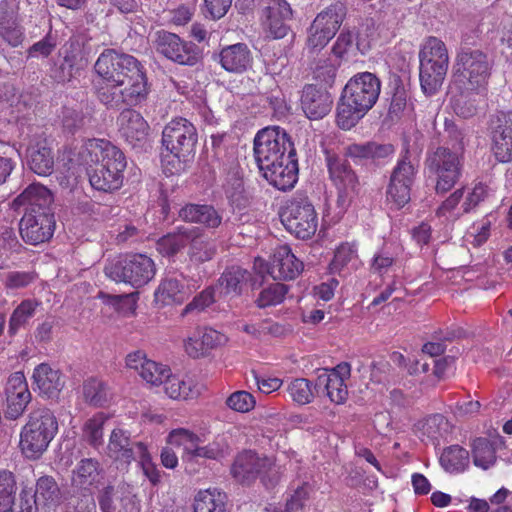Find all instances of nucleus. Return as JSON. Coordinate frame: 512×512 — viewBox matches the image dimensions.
<instances>
[{
	"label": "nucleus",
	"instance_id": "c03bdc74",
	"mask_svg": "<svg viewBox=\"0 0 512 512\" xmlns=\"http://www.w3.org/2000/svg\"><path fill=\"white\" fill-rule=\"evenodd\" d=\"M287 392L292 400L300 405L311 403L318 395L314 389V384L306 378L292 380L287 386Z\"/></svg>",
	"mask_w": 512,
	"mask_h": 512
},
{
	"label": "nucleus",
	"instance_id": "72a5a7b5",
	"mask_svg": "<svg viewBox=\"0 0 512 512\" xmlns=\"http://www.w3.org/2000/svg\"><path fill=\"white\" fill-rule=\"evenodd\" d=\"M223 190L225 196L231 205L241 207L246 205L245 188L243 181V172L237 165H233L228 170L224 182Z\"/></svg>",
	"mask_w": 512,
	"mask_h": 512
},
{
	"label": "nucleus",
	"instance_id": "13d9d810",
	"mask_svg": "<svg viewBox=\"0 0 512 512\" xmlns=\"http://www.w3.org/2000/svg\"><path fill=\"white\" fill-rule=\"evenodd\" d=\"M255 404L256 400L254 396L244 390L235 391L226 399V405L230 409L240 413L251 411L255 407Z\"/></svg>",
	"mask_w": 512,
	"mask_h": 512
},
{
	"label": "nucleus",
	"instance_id": "338daca9",
	"mask_svg": "<svg viewBox=\"0 0 512 512\" xmlns=\"http://www.w3.org/2000/svg\"><path fill=\"white\" fill-rule=\"evenodd\" d=\"M38 501L31 490L22 489L19 498L13 499V507L10 512H37Z\"/></svg>",
	"mask_w": 512,
	"mask_h": 512
},
{
	"label": "nucleus",
	"instance_id": "a19ab883",
	"mask_svg": "<svg viewBox=\"0 0 512 512\" xmlns=\"http://www.w3.org/2000/svg\"><path fill=\"white\" fill-rule=\"evenodd\" d=\"M33 495L39 505H55L60 499V489L53 477L42 476L37 480Z\"/></svg>",
	"mask_w": 512,
	"mask_h": 512
},
{
	"label": "nucleus",
	"instance_id": "69168bd1",
	"mask_svg": "<svg viewBox=\"0 0 512 512\" xmlns=\"http://www.w3.org/2000/svg\"><path fill=\"white\" fill-rule=\"evenodd\" d=\"M36 275L33 272L10 271L5 275L4 286L7 289H22L35 281Z\"/></svg>",
	"mask_w": 512,
	"mask_h": 512
},
{
	"label": "nucleus",
	"instance_id": "7ed1b4c3",
	"mask_svg": "<svg viewBox=\"0 0 512 512\" xmlns=\"http://www.w3.org/2000/svg\"><path fill=\"white\" fill-rule=\"evenodd\" d=\"M381 91L378 77L370 72L358 73L345 85L336 109L339 128H353L375 105Z\"/></svg>",
	"mask_w": 512,
	"mask_h": 512
},
{
	"label": "nucleus",
	"instance_id": "e2e57ef3",
	"mask_svg": "<svg viewBox=\"0 0 512 512\" xmlns=\"http://www.w3.org/2000/svg\"><path fill=\"white\" fill-rule=\"evenodd\" d=\"M214 302L215 290L213 287H208L196 295L193 300L186 305L182 311V315L184 316L191 312H201Z\"/></svg>",
	"mask_w": 512,
	"mask_h": 512
},
{
	"label": "nucleus",
	"instance_id": "a878e982",
	"mask_svg": "<svg viewBox=\"0 0 512 512\" xmlns=\"http://www.w3.org/2000/svg\"><path fill=\"white\" fill-rule=\"evenodd\" d=\"M269 170L262 172L264 178L278 190L292 189L298 180V160L296 149L290 150L287 160L277 162Z\"/></svg>",
	"mask_w": 512,
	"mask_h": 512
},
{
	"label": "nucleus",
	"instance_id": "f3484780",
	"mask_svg": "<svg viewBox=\"0 0 512 512\" xmlns=\"http://www.w3.org/2000/svg\"><path fill=\"white\" fill-rule=\"evenodd\" d=\"M155 49L159 54L180 65L194 66L202 58L198 46L165 30L156 33Z\"/></svg>",
	"mask_w": 512,
	"mask_h": 512
},
{
	"label": "nucleus",
	"instance_id": "f257e3e1",
	"mask_svg": "<svg viewBox=\"0 0 512 512\" xmlns=\"http://www.w3.org/2000/svg\"><path fill=\"white\" fill-rule=\"evenodd\" d=\"M53 195L41 184H30L11 203L14 210L22 206L25 213L19 222L22 240L30 245L48 241L54 233L55 218L52 210Z\"/></svg>",
	"mask_w": 512,
	"mask_h": 512
},
{
	"label": "nucleus",
	"instance_id": "09e8293b",
	"mask_svg": "<svg viewBox=\"0 0 512 512\" xmlns=\"http://www.w3.org/2000/svg\"><path fill=\"white\" fill-rule=\"evenodd\" d=\"M458 90L460 93L451 97L453 111L462 118H470L477 112L474 91Z\"/></svg>",
	"mask_w": 512,
	"mask_h": 512
},
{
	"label": "nucleus",
	"instance_id": "5701e85b",
	"mask_svg": "<svg viewBox=\"0 0 512 512\" xmlns=\"http://www.w3.org/2000/svg\"><path fill=\"white\" fill-rule=\"evenodd\" d=\"M145 448L146 445L143 442L131 440L126 431L114 429L107 445V455L121 465L128 466L138 459Z\"/></svg>",
	"mask_w": 512,
	"mask_h": 512
},
{
	"label": "nucleus",
	"instance_id": "3c124183",
	"mask_svg": "<svg viewBox=\"0 0 512 512\" xmlns=\"http://www.w3.org/2000/svg\"><path fill=\"white\" fill-rule=\"evenodd\" d=\"M82 390L85 401L93 406H102L107 402V386L99 379H87Z\"/></svg>",
	"mask_w": 512,
	"mask_h": 512
},
{
	"label": "nucleus",
	"instance_id": "49530a36",
	"mask_svg": "<svg viewBox=\"0 0 512 512\" xmlns=\"http://www.w3.org/2000/svg\"><path fill=\"white\" fill-rule=\"evenodd\" d=\"M165 393L172 399H187L194 397L198 392L193 389L192 380H184L178 376H169L165 378L164 382Z\"/></svg>",
	"mask_w": 512,
	"mask_h": 512
},
{
	"label": "nucleus",
	"instance_id": "79ce46f5",
	"mask_svg": "<svg viewBox=\"0 0 512 512\" xmlns=\"http://www.w3.org/2000/svg\"><path fill=\"white\" fill-rule=\"evenodd\" d=\"M39 303L36 300L26 299L23 300L12 312L9 325H8V334L10 336H14L17 334L18 330L24 326L28 320L33 317L35 314V310L38 307Z\"/></svg>",
	"mask_w": 512,
	"mask_h": 512
},
{
	"label": "nucleus",
	"instance_id": "20e7f679",
	"mask_svg": "<svg viewBox=\"0 0 512 512\" xmlns=\"http://www.w3.org/2000/svg\"><path fill=\"white\" fill-rule=\"evenodd\" d=\"M58 431V422L54 413L41 407L29 414L28 422L20 435V448L28 459H38L47 450Z\"/></svg>",
	"mask_w": 512,
	"mask_h": 512
},
{
	"label": "nucleus",
	"instance_id": "c85d7f7f",
	"mask_svg": "<svg viewBox=\"0 0 512 512\" xmlns=\"http://www.w3.org/2000/svg\"><path fill=\"white\" fill-rule=\"evenodd\" d=\"M394 152L391 144H379L377 142L352 143L344 147L343 155L352 159L355 163L367 161L377 162L387 158Z\"/></svg>",
	"mask_w": 512,
	"mask_h": 512
},
{
	"label": "nucleus",
	"instance_id": "e433bc0d",
	"mask_svg": "<svg viewBox=\"0 0 512 512\" xmlns=\"http://www.w3.org/2000/svg\"><path fill=\"white\" fill-rule=\"evenodd\" d=\"M440 465L448 473H462L470 463L469 451L460 445H451L443 449Z\"/></svg>",
	"mask_w": 512,
	"mask_h": 512
},
{
	"label": "nucleus",
	"instance_id": "f704fd0d",
	"mask_svg": "<svg viewBox=\"0 0 512 512\" xmlns=\"http://www.w3.org/2000/svg\"><path fill=\"white\" fill-rule=\"evenodd\" d=\"M251 274L240 266H231L225 269L221 274L218 283L221 293L225 295L239 296L243 287L250 279Z\"/></svg>",
	"mask_w": 512,
	"mask_h": 512
},
{
	"label": "nucleus",
	"instance_id": "39448f33",
	"mask_svg": "<svg viewBox=\"0 0 512 512\" xmlns=\"http://www.w3.org/2000/svg\"><path fill=\"white\" fill-rule=\"evenodd\" d=\"M420 84L427 95L435 94L443 84L449 66L445 43L437 37H428L419 51Z\"/></svg>",
	"mask_w": 512,
	"mask_h": 512
},
{
	"label": "nucleus",
	"instance_id": "0e129e2a",
	"mask_svg": "<svg viewBox=\"0 0 512 512\" xmlns=\"http://www.w3.org/2000/svg\"><path fill=\"white\" fill-rule=\"evenodd\" d=\"M292 18V9L286 0H268L262 10V19Z\"/></svg>",
	"mask_w": 512,
	"mask_h": 512
},
{
	"label": "nucleus",
	"instance_id": "f8f14e48",
	"mask_svg": "<svg viewBox=\"0 0 512 512\" xmlns=\"http://www.w3.org/2000/svg\"><path fill=\"white\" fill-rule=\"evenodd\" d=\"M425 165L436 176V193L445 194L461 179L464 157L451 152L450 147L439 146L428 151Z\"/></svg>",
	"mask_w": 512,
	"mask_h": 512
},
{
	"label": "nucleus",
	"instance_id": "2eb2a0df",
	"mask_svg": "<svg viewBox=\"0 0 512 512\" xmlns=\"http://www.w3.org/2000/svg\"><path fill=\"white\" fill-rule=\"evenodd\" d=\"M417 164L410 159L408 151L394 167L386 191V200L391 208L399 210L411 200V187L417 174Z\"/></svg>",
	"mask_w": 512,
	"mask_h": 512
},
{
	"label": "nucleus",
	"instance_id": "473e14b6",
	"mask_svg": "<svg viewBox=\"0 0 512 512\" xmlns=\"http://www.w3.org/2000/svg\"><path fill=\"white\" fill-rule=\"evenodd\" d=\"M197 232V227L180 226L175 231L168 233L157 242L158 251L166 256H174L183 248L189 245L193 240V234Z\"/></svg>",
	"mask_w": 512,
	"mask_h": 512
},
{
	"label": "nucleus",
	"instance_id": "4d7b16f0",
	"mask_svg": "<svg viewBox=\"0 0 512 512\" xmlns=\"http://www.w3.org/2000/svg\"><path fill=\"white\" fill-rule=\"evenodd\" d=\"M390 87L392 89V97L389 107V113L397 115L406 106L407 92L401 78L397 75H394L391 78Z\"/></svg>",
	"mask_w": 512,
	"mask_h": 512
},
{
	"label": "nucleus",
	"instance_id": "aec40b11",
	"mask_svg": "<svg viewBox=\"0 0 512 512\" xmlns=\"http://www.w3.org/2000/svg\"><path fill=\"white\" fill-rule=\"evenodd\" d=\"M491 151L496 160L508 163L512 160V123L505 113L493 114L488 122Z\"/></svg>",
	"mask_w": 512,
	"mask_h": 512
},
{
	"label": "nucleus",
	"instance_id": "423d86ee",
	"mask_svg": "<svg viewBox=\"0 0 512 512\" xmlns=\"http://www.w3.org/2000/svg\"><path fill=\"white\" fill-rule=\"evenodd\" d=\"M94 79L113 82H147L143 65L132 55L105 49L94 64Z\"/></svg>",
	"mask_w": 512,
	"mask_h": 512
},
{
	"label": "nucleus",
	"instance_id": "dca6fc26",
	"mask_svg": "<svg viewBox=\"0 0 512 512\" xmlns=\"http://www.w3.org/2000/svg\"><path fill=\"white\" fill-rule=\"evenodd\" d=\"M346 8L342 3H335L320 12L312 22L307 46L311 51L324 48L339 30Z\"/></svg>",
	"mask_w": 512,
	"mask_h": 512
},
{
	"label": "nucleus",
	"instance_id": "f03ea898",
	"mask_svg": "<svg viewBox=\"0 0 512 512\" xmlns=\"http://www.w3.org/2000/svg\"><path fill=\"white\" fill-rule=\"evenodd\" d=\"M82 164L91 186L103 192H112L121 188L123 172L127 166L124 153L104 139H89L79 151Z\"/></svg>",
	"mask_w": 512,
	"mask_h": 512
},
{
	"label": "nucleus",
	"instance_id": "4be33fe9",
	"mask_svg": "<svg viewBox=\"0 0 512 512\" xmlns=\"http://www.w3.org/2000/svg\"><path fill=\"white\" fill-rule=\"evenodd\" d=\"M120 136L132 147L142 148L149 135V124L144 117L134 109H124L117 118Z\"/></svg>",
	"mask_w": 512,
	"mask_h": 512
},
{
	"label": "nucleus",
	"instance_id": "9d476101",
	"mask_svg": "<svg viewBox=\"0 0 512 512\" xmlns=\"http://www.w3.org/2000/svg\"><path fill=\"white\" fill-rule=\"evenodd\" d=\"M92 90L97 100L108 109H120L124 105L135 106L148 95L147 82L119 83L112 80L93 79Z\"/></svg>",
	"mask_w": 512,
	"mask_h": 512
},
{
	"label": "nucleus",
	"instance_id": "1a4fd4ad",
	"mask_svg": "<svg viewBox=\"0 0 512 512\" xmlns=\"http://www.w3.org/2000/svg\"><path fill=\"white\" fill-rule=\"evenodd\" d=\"M291 149L295 148L290 136L279 126L266 127L254 138V157L261 172L287 160Z\"/></svg>",
	"mask_w": 512,
	"mask_h": 512
},
{
	"label": "nucleus",
	"instance_id": "a211bd4d",
	"mask_svg": "<svg viewBox=\"0 0 512 512\" xmlns=\"http://www.w3.org/2000/svg\"><path fill=\"white\" fill-rule=\"evenodd\" d=\"M351 375V366L347 362H341L331 370L323 369L318 374L314 383V389L318 395L324 394L335 404H342L348 396L345 381Z\"/></svg>",
	"mask_w": 512,
	"mask_h": 512
},
{
	"label": "nucleus",
	"instance_id": "ddd939ff",
	"mask_svg": "<svg viewBox=\"0 0 512 512\" xmlns=\"http://www.w3.org/2000/svg\"><path fill=\"white\" fill-rule=\"evenodd\" d=\"M280 217L286 230L299 239H310L317 231L318 214L307 196H293L286 203Z\"/></svg>",
	"mask_w": 512,
	"mask_h": 512
},
{
	"label": "nucleus",
	"instance_id": "8fccbe9b",
	"mask_svg": "<svg viewBox=\"0 0 512 512\" xmlns=\"http://www.w3.org/2000/svg\"><path fill=\"white\" fill-rule=\"evenodd\" d=\"M168 442L171 445L182 446L185 452L195 457L196 449H198L202 440L193 432L184 428H179L169 433Z\"/></svg>",
	"mask_w": 512,
	"mask_h": 512
},
{
	"label": "nucleus",
	"instance_id": "393cba45",
	"mask_svg": "<svg viewBox=\"0 0 512 512\" xmlns=\"http://www.w3.org/2000/svg\"><path fill=\"white\" fill-rule=\"evenodd\" d=\"M304 265L288 245H281L274 251L268 273L274 280H293L303 271Z\"/></svg>",
	"mask_w": 512,
	"mask_h": 512
},
{
	"label": "nucleus",
	"instance_id": "0eeeda50",
	"mask_svg": "<svg viewBox=\"0 0 512 512\" xmlns=\"http://www.w3.org/2000/svg\"><path fill=\"white\" fill-rule=\"evenodd\" d=\"M490 70L491 64L484 52L462 47L456 58L454 84L458 89L478 91L487 84Z\"/></svg>",
	"mask_w": 512,
	"mask_h": 512
},
{
	"label": "nucleus",
	"instance_id": "052dcab7",
	"mask_svg": "<svg viewBox=\"0 0 512 512\" xmlns=\"http://www.w3.org/2000/svg\"><path fill=\"white\" fill-rule=\"evenodd\" d=\"M30 400V392L6 396L7 409L5 411V416L12 420L19 418L25 411Z\"/></svg>",
	"mask_w": 512,
	"mask_h": 512
},
{
	"label": "nucleus",
	"instance_id": "ea45409f",
	"mask_svg": "<svg viewBox=\"0 0 512 512\" xmlns=\"http://www.w3.org/2000/svg\"><path fill=\"white\" fill-rule=\"evenodd\" d=\"M226 494L216 490L199 491L194 499V512H225Z\"/></svg>",
	"mask_w": 512,
	"mask_h": 512
},
{
	"label": "nucleus",
	"instance_id": "774afa93",
	"mask_svg": "<svg viewBox=\"0 0 512 512\" xmlns=\"http://www.w3.org/2000/svg\"><path fill=\"white\" fill-rule=\"evenodd\" d=\"M394 263L395 257L392 253L386 249H381L374 255L370 265V270L375 274L383 275L389 271Z\"/></svg>",
	"mask_w": 512,
	"mask_h": 512
},
{
	"label": "nucleus",
	"instance_id": "6e6552de",
	"mask_svg": "<svg viewBox=\"0 0 512 512\" xmlns=\"http://www.w3.org/2000/svg\"><path fill=\"white\" fill-rule=\"evenodd\" d=\"M104 273L115 282L140 288L154 278L156 268L150 257L136 253L122 255L109 261L104 267Z\"/></svg>",
	"mask_w": 512,
	"mask_h": 512
},
{
	"label": "nucleus",
	"instance_id": "4c0bfd02",
	"mask_svg": "<svg viewBox=\"0 0 512 512\" xmlns=\"http://www.w3.org/2000/svg\"><path fill=\"white\" fill-rule=\"evenodd\" d=\"M187 295L188 291L182 281L177 278H166L155 291V300L162 305H169L183 302Z\"/></svg>",
	"mask_w": 512,
	"mask_h": 512
},
{
	"label": "nucleus",
	"instance_id": "7c9ffc66",
	"mask_svg": "<svg viewBox=\"0 0 512 512\" xmlns=\"http://www.w3.org/2000/svg\"><path fill=\"white\" fill-rule=\"evenodd\" d=\"M179 217L190 223L203 225L208 229H217L222 224V214L208 204H187L179 210Z\"/></svg>",
	"mask_w": 512,
	"mask_h": 512
},
{
	"label": "nucleus",
	"instance_id": "9b49d317",
	"mask_svg": "<svg viewBox=\"0 0 512 512\" xmlns=\"http://www.w3.org/2000/svg\"><path fill=\"white\" fill-rule=\"evenodd\" d=\"M161 143L162 147L177 159L179 165L189 162L196 152L197 129L186 118H174L164 126Z\"/></svg>",
	"mask_w": 512,
	"mask_h": 512
},
{
	"label": "nucleus",
	"instance_id": "412c9836",
	"mask_svg": "<svg viewBox=\"0 0 512 512\" xmlns=\"http://www.w3.org/2000/svg\"><path fill=\"white\" fill-rule=\"evenodd\" d=\"M326 162L330 178L340 193L349 199L356 196L360 190L359 179L346 157L326 152Z\"/></svg>",
	"mask_w": 512,
	"mask_h": 512
},
{
	"label": "nucleus",
	"instance_id": "de8ad7c7",
	"mask_svg": "<svg viewBox=\"0 0 512 512\" xmlns=\"http://www.w3.org/2000/svg\"><path fill=\"white\" fill-rule=\"evenodd\" d=\"M16 491L14 474L7 470L0 471V512H10Z\"/></svg>",
	"mask_w": 512,
	"mask_h": 512
},
{
	"label": "nucleus",
	"instance_id": "bf43d9fd",
	"mask_svg": "<svg viewBox=\"0 0 512 512\" xmlns=\"http://www.w3.org/2000/svg\"><path fill=\"white\" fill-rule=\"evenodd\" d=\"M169 372L170 369L167 366L150 360V362L146 363L144 370H141L140 376L147 383L158 386L169 376Z\"/></svg>",
	"mask_w": 512,
	"mask_h": 512
},
{
	"label": "nucleus",
	"instance_id": "37998d69",
	"mask_svg": "<svg viewBox=\"0 0 512 512\" xmlns=\"http://www.w3.org/2000/svg\"><path fill=\"white\" fill-rule=\"evenodd\" d=\"M288 290L289 286L286 284L271 283L260 291L255 304L260 309L279 305L284 301Z\"/></svg>",
	"mask_w": 512,
	"mask_h": 512
},
{
	"label": "nucleus",
	"instance_id": "c756f323",
	"mask_svg": "<svg viewBox=\"0 0 512 512\" xmlns=\"http://www.w3.org/2000/svg\"><path fill=\"white\" fill-rule=\"evenodd\" d=\"M29 168L40 176L50 175L54 169V154L46 139H37L27 148Z\"/></svg>",
	"mask_w": 512,
	"mask_h": 512
},
{
	"label": "nucleus",
	"instance_id": "c9c22d12",
	"mask_svg": "<svg viewBox=\"0 0 512 512\" xmlns=\"http://www.w3.org/2000/svg\"><path fill=\"white\" fill-rule=\"evenodd\" d=\"M99 473L100 464L97 460L82 459L72 471V486L86 490L98 481Z\"/></svg>",
	"mask_w": 512,
	"mask_h": 512
},
{
	"label": "nucleus",
	"instance_id": "b1692460",
	"mask_svg": "<svg viewBox=\"0 0 512 512\" xmlns=\"http://www.w3.org/2000/svg\"><path fill=\"white\" fill-rule=\"evenodd\" d=\"M333 97L326 90L313 84L305 85L301 95V108L311 120H319L329 114Z\"/></svg>",
	"mask_w": 512,
	"mask_h": 512
},
{
	"label": "nucleus",
	"instance_id": "603ef678",
	"mask_svg": "<svg viewBox=\"0 0 512 512\" xmlns=\"http://www.w3.org/2000/svg\"><path fill=\"white\" fill-rule=\"evenodd\" d=\"M446 141L444 147H450L451 152H457L464 157L465 146L467 143V132L464 128L454 123H445Z\"/></svg>",
	"mask_w": 512,
	"mask_h": 512
},
{
	"label": "nucleus",
	"instance_id": "680f3d73",
	"mask_svg": "<svg viewBox=\"0 0 512 512\" xmlns=\"http://www.w3.org/2000/svg\"><path fill=\"white\" fill-rule=\"evenodd\" d=\"M339 66V61H332L331 59L319 61L314 70V77L317 81L331 87L335 81Z\"/></svg>",
	"mask_w": 512,
	"mask_h": 512
},
{
	"label": "nucleus",
	"instance_id": "6ab92c4d",
	"mask_svg": "<svg viewBox=\"0 0 512 512\" xmlns=\"http://www.w3.org/2000/svg\"><path fill=\"white\" fill-rule=\"evenodd\" d=\"M86 64L81 43L70 40L59 50L51 68V77L59 83L69 82L79 75Z\"/></svg>",
	"mask_w": 512,
	"mask_h": 512
},
{
	"label": "nucleus",
	"instance_id": "6e6d98bb",
	"mask_svg": "<svg viewBox=\"0 0 512 512\" xmlns=\"http://www.w3.org/2000/svg\"><path fill=\"white\" fill-rule=\"evenodd\" d=\"M229 446L224 438L217 437L205 446L199 444L195 457L219 460L228 454Z\"/></svg>",
	"mask_w": 512,
	"mask_h": 512
},
{
	"label": "nucleus",
	"instance_id": "864d4df0",
	"mask_svg": "<svg viewBox=\"0 0 512 512\" xmlns=\"http://www.w3.org/2000/svg\"><path fill=\"white\" fill-rule=\"evenodd\" d=\"M493 195V190L486 184L479 182L474 185L472 190L467 194L462 204L463 213H470L481 203L488 200Z\"/></svg>",
	"mask_w": 512,
	"mask_h": 512
},
{
	"label": "nucleus",
	"instance_id": "4468645a",
	"mask_svg": "<svg viewBox=\"0 0 512 512\" xmlns=\"http://www.w3.org/2000/svg\"><path fill=\"white\" fill-rule=\"evenodd\" d=\"M231 474L242 484H250L260 477L268 489L274 487L279 480L278 471L271 459L251 450L243 451L236 456L231 466Z\"/></svg>",
	"mask_w": 512,
	"mask_h": 512
},
{
	"label": "nucleus",
	"instance_id": "5fc2aeb1",
	"mask_svg": "<svg viewBox=\"0 0 512 512\" xmlns=\"http://www.w3.org/2000/svg\"><path fill=\"white\" fill-rule=\"evenodd\" d=\"M105 418L102 414H97L87 420L83 429V436L87 442L97 448L103 444V425Z\"/></svg>",
	"mask_w": 512,
	"mask_h": 512
},
{
	"label": "nucleus",
	"instance_id": "58836bf2",
	"mask_svg": "<svg viewBox=\"0 0 512 512\" xmlns=\"http://www.w3.org/2000/svg\"><path fill=\"white\" fill-rule=\"evenodd\" d=\"M192 234L193 240L189 241L188 251L190 260L198 264L210 261L216 253L215 244L209 241L198 227L197 232Z\"/></svg>",
	"mask_w": 512,
	"mask_h": 512
},
{
	"label": "nucleus",
	"instance_id": "cd10ccee",
	"mask_svg": "<svg viewBox=\"0 0 512 512\" xmlns=\"http://www.w3.org/2000/svg\"><path fill=\"white\" fill-rule=\"evenodd\" d=\"M32 377L40 394L47 398H57L65 386V379L61 371L47 363L36 366Z\"/></svg>",
	"mask_w": 512,
	"mask_h": 512
},
{
	"label": "nucleus",
	"instance_id": "a18cd8bd",
	"mask_svg": "<svg viewBox=\"0 0 512 512\" xmlns=\"http://www.w3.org/2000/svg\"><path fill=\"white\" fill-rule=\"evenodd\" d=\"M473 462L484 470L492 467L496 462V450L486 438H477L473 443Z\"/></svg>",
	"mask_w": 512,
	"mask_h": 512
},
{
	"label": "nucleus",
	"instance_id": "bb28decb",
	"mask_svg": "<svg viewBox=\"0 0 512 512\" xmlns=\"http://www.w3.org/2000/svg\"><path fill=\"white\" fill-rule=\"evenodd\" d=\"M221 67L234 74H242L252 68L253 54L245 43L225 46L219 53Z\"/></svg>",
	"mask_w": 512,
	"mask_h": 512
},
{
	"label": "nucleus",
	"instance_id": "2f4dec72",
	"mask_svg": "<svg viewBox=\"0 0 512 512\" xmlns=\"http://www.w3.org/2000/svg\"><path fill=\"white\" fill-rule=\"evenodd\" d=\"M197 232V227L180 226L175 231L168 233L157 242L158 251L166 256H174L183 248L189 245L193 240V234Z\"/></svg>",
	"mask_w": 512,
	"mask_h": 512
}]
</instances>
